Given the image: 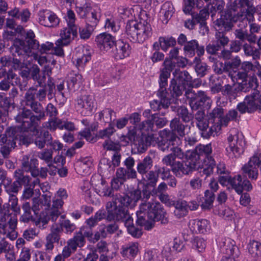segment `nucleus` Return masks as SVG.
<instances>
[{"mask_svg": "<svg viewBox=\"0 0 261 261\" xmlns=\"http://www.w3.org/2000/svg\"><path fill=\"white\" fill-rule=\"evenodd\" d=\"M38 87L32 86L25 92L24 96V105L30 109L23 107L20 110L15 117L17 122H22L24 128L31 126L36 127L41 120L44 119L45 115L41 101H45L47 92L46 86L42 87L38 90Z\"/></svg>", "mask_w": 261, "mask_h": 261, "instance_id": "f257e3e1", "label": "nucleus"}, {"mask_svg": "<svg viewBox=\"0 0 261 261\" xmlns=\"http://www.w3.org/2000/svg\"><path fill=\"white\" fill-rule=\"evenodd\" d=\"M138 252V244L135 243H130L124 246H123L121 253L123 256L129 257L135 256Z\"/></svg>", "mask_w": 261, "mask_h": 261, "instance_id": "13d9d810", "label": "nucleus"}, {"mask_svg": "<svg viewBox=\"0 0 261 261\" xmlns=\"http://www.w3.org/2000/svg\"><path fill=\"white\" fill-rule=\"evenodd\" d=\"M228 8L236 15L241 14L247 15V19L254 20V13L255 12L253 6V0H234L229 6Z\"/></svg>", "mask_w": 261, "mask_h": 261, "instance_id": "0eeeda50", "label": "nucleus"}, {"mask_svg": "<svg viewBox=\"0 0 261 261\" xmlns=\"http://www.w3.org/2000/svg\"><path fill=\"white\" fill-rule=\"evenodd\" d=\"M155 170L158 176L163 180H169L168 182V186L174 188L177 185V180L175 176L171 173V171L169 168L166 166L156 167Z\"/></svg>", "mask_w": 261, "mask_h": 261, "instance_id": "393cba45", "label": "nucleus"}, {"mask_svg": "<svg viewBox=\"0 0 261 261\" xmlns=\"http://www.w3.org/2000/svg\"><path fill=\"white\" fill-rule=\"evenodd\" d=\"M137 216L138 225L144 226L147 230L154 226L155 221H160L164 225L169 222L168 214L159 202L145 201L140 204Z\"/></svg>", "mask_w": 261, "mask_h": 261, "instance_id": "20e7f679", "label": "nucleus"}, {"mask_svg": "<svg viewBox=\"0 0 261 261\" xmlns=\"http://www.w3.org/2000/svg\"><path fill=\"white\" fill-rule=\"evenodd\" d=\"M237 21L236 13H233L229 8L222 15L220 18L214 22L216 31L228 32L233 27V23Z\"/></svg>", "mask_w": 261, "mask_h": 261, "instance_id": "1a4fd4ad", "label": "nucleus"}, {"mask_svg": "<svg viewBox=\"0 0 261 261\" xmlns=\"http://www.w3.org/2000/svg\"><path fill=\"white\" fill-rule=\"evenodd\" d=\"M116 53L114 54L115 59H123L129 56L130 47L127 43L119 40L116 42L115 45Z\"/></svg>", "mask_w": 261, "mask_h": 261, "instance_id": "7c9ffc66", "label": "nucleus"}, {"mask_svg": "<svg viewBox=\"0 0 261 261\" xmlns=\"http://www.w3.org/2000/svg\"><path fill=\"white\" fill-rule=\"evenodd\" d=\"M176 112L178 118H181L184 122H189L193 118V115L189 112L188 109L185 106L178 107Z\"/></svg>", "mask_w": 261, "mask_h": 261, "instance_id": "69168bd1", "label": "nucleus"}, {"mask_svg": "<svg viewBox=\"0 0 261 261\" xmlns=\"http://www.w3.org/2000/svg\"><path fill=\"white\" fill-rule=\"evenodd\" d=\"M94 100L90 95H81L75 100V106L77 111L83 116H88L92 113Z\"/></svg>", "mask_w": 261, "mask_h": 261, "instance_id": "9b49d317", "label": "nucleus"}, {"mask_svg": "<svg viewBox=\"0 0 261 261\" xmlns=\"http://www.w3.org/2000/svg\"><path fill=\"white\" fill-rule=\"evenodd\" d=\"M4 186L5 191L9 195L17 194L21 189L19 184L17 183L15 180L12 182V180L10 178H8L6 181H4Z\"/></svg>", "mask_w": 261, "mask_h": 261, "instance_id": "bf43d9fd", "label": "nucleus"}, {"mask_svg": "<svg viewBox=\"0 0 261 261\" xmlns=\"http://www.w3.org/2000/svg\"><path fill=\"white\" fill-rule=\"evenodd\" d=\"M161 137L173 147H179L178 146L181 143L180 137L171 130H163L161 133Z\"/></svg>", "mask_w": 261, "mask_h": 261, "instance_id": "f704fd0d", "label": "nucleus"}, {"mask_svg": "<svg viewBox=\"0 0 261 261\" xmlns=\"http://www.w3.org/2000/svg\"><path fill=\"white\" fill-rule=\"evenodd\" d=\"M63 232L62 227L58 224L53 225L51 228L50 232L45 238V247L46 251H51L54 247V243H58L60 240L61 234Z\"/></svg>", "mask_w": 261, "mask_h": 261, "instance_id": "f3484780", "label": "nucleus"}, {"mask_svg": "<svg viewBox=\"0 0 261 261\" xmlns=\"http://www.w3.org/2000/svg\"><path fill=\"white\" fill-rule=\"evenodd\" d=\"M76 56V64L79 66H83L91 59V54L87 47L79 48Z\"/></svg>", "mask_w": 261, "mask_h": 261, "instance_id": "49530a36", "label": "nucleus"}, {"mask_svg": "<svg viewBox=\"0 0 261 261\" xmlns=\"http://www.w3.org/2000/svg\"><path fill=\"white\" fill-rule=\"evenodd\" d=\"M153 160L149 155L145 156L137 163V172L143 175L150 171L153 167Z\"/></svg>", "mask_w": 261, "mask_h": 261, "instance_id": "4c0bfd02", "label": "nucleus"}, {"mask_svg": "<svg viewBox=\"0 0 261 261\" xmlns=\"http://www.w3.org/2000/svg\"><path fill=\"white\" fill-rule=\"evenodd\" d=\"M170 127L172 132H174L175 134L177 133L179 137H181L185 136L187 128L190 129L189 125L182 124L177 118H175L171 121Z\"/></svg>", "mask_w": 261, "mask_h": 261, "instance_id": "c9c22d12", "label": "nucleus"}, {"mask_svg": "<svg viewBox=\"0 0 261 261\" xmlns=\"http://www.w3.org/2000/svg\"><path fill=\"white\" fill-rule=\"evenodd\" d=\"M160 100H154L150 102L151 108L154 111H159L162 108L167 109L170 106L171 99L169 96L164 95L163 96L158 95Z\"/></svg>", "mask_w": 261, "mask_h": 261, "instance_id": "a19ab883", "label": "nucleus"}, {"mask_svg": "<svg viewBox=\"0 0 261 261\" xmlns=\"http://www.w3.org/2000/svg\"><path fill=\"white\" fill-rule=\"evenodd\" d=\"M197 94V99L195 103V105H196L195 107L197 108L198 106L205 105L210 108L212 101L211 98L207 95L206 93L202 91H198Z\"/></svg>", "mask_w": 261, "mask_h": 261, "instance_id": "e2e57ef3", "label": "nucleus"}, {"mask_svg": "<svg viewBox=\"0 0 261 261\" xmlns=\"http://www.w3.org/2000/svg\"><path fill=\"white\" fill-rule=\"evenodd\" d=\"M175 210L174 212L175 215L178 218L186 216L188 212L187 202L185 200H178L175 203Z\"/></svg>", "mask_w": 261, "mask_h": 261, "instance_id": "603ef678", "label": "nucleus"}, {"mask_svg": "<svg viewBox=\"0 0 261 261\" xmlns=\"http://www.w3.org/2000/svg\"><path fill=\"white\" fill-rule=\"evenodd\" d=\"M229 146L226 148L227 155L229 158H238L244 152L245 146L242 134L237 133L230 134L227 138Z\"/></svg>", "mask_w": 261, "mask_h": 261, "instance_id": "423d86ee", "label": "nucleus"}, {"mask_svg": "<svg viewBox=\"0 0 261 261\" xmlns=\"http://www.w3.org/2000/svg\"><path fill=\"white\" fill-rule=\"evenodd\" d=\"M212 153V148L211 143L206 145L199 144L196 146L194 151L190 152V160L195 163L196 167L198 161L201 160V157H203L204 162L208 161V158L213 157L211 155Z\"/></svg>", "mask_w": 261, "mask_h": 261, "instance_id": "f8f14e48", "label": "nucleus"}, {"mask_svg": "<svg viewBox=\"0 0 261 261\" xmlns=\"http://www.w3.org/2000/svg\"><path fill=\"white\" fill-rule=\"evenodd\" d=\"M122 171V170H121ZM132 179L128 178V177L122 172L117 170L116 172V176L111 180V189H112V191L114 190H118L120 187L123 185L127 179Z\"/></svg>", "mask_w": 261, "mask_h": 261, "instance_id": "58836bf2", "label": "nucleus"}, {"mask_svg": "<svg viewBox=\"0 0 261 261\" xmlns=\"http://www.w3.org/2000/svg\"><path fill=\"white\" fill-rule=\"evenodd\" d=\"M256 78L251 77H248L245 81L238 82L237 85L240 89V92H247L251 90L254 87H256Z\"/></svg>", "mask_w": 261, "mask_h": 261, "instance_id": "3c124183", "label": "nucleus"}, {"mask_svg": "<svg viewBox=\"0 0 261 261\" xmlns=\"http://www.w3.org/2000/svg\"><path fill=\"white\" fill-rule=\"evenodd\" d=\"M67 242L70 244V247L76 250L77 247H82L86 243L84 236L81 231L76 233L72 238L69 239Z\"/></svg>", "mask_w": 261, "mask_h": 261, "instance_id": "4d7b16f0", "label": "nucleus"}, {"mask_svg": "<svg viewBox=\"0 0 261 261\" xmlns=\"http://www.w3.org/2000/svg\"><path fill=\"white\" fill-rule=\"evenodd\" d=\"M141 197L139 190H134L123 195H115L113 200L106 205L108 213L107 221H124L128 214L127 208L134 207Z\"/></svg>", "mask_w": 261, "mask_h": 261, "instance_id": "7ed1b4c3", "label": "nucleus"}, {"mask_svg": "<svg viewBox=\"0 0 261 261\" xmlns=\"http://www.w3.org/2000/svg\"><path fill=\"white\" fill-rule=\"evenodd\" d=\"M138 22L132 20L128 21L126 25L125 32L127 38L132 42H137Z\"/></svg>", "mask_w": 261, "mask_h": 261, "instance_id": "37998d69", "label": "nucleus"}, {"mask_svg": "<svg viewBox=\"0 0 261 261\" xmlns=\"http://www.w3.org/2000/svg\"><path fill=\"white\" fill-rule=\"evenodd\" d=\"M248 250L253 257L260 256L261 255V244L255 241H250L248 245Z\"/></svg>", "mask_w": 261, "mask_h": 261, "instance_id": "774afa93", "label": "nucleus"}, {"mask_svg": "<svg viewBox=\"0 0 261 261\" xmlns=\"http://www.w3.org/2000/svg\"><path fill=\"white\" fill-rule=\"evenodd\" d=\"M14 83L15 85L19 83V77L12 71L9 70L7 73L6 77L0 82V90L8 91L11 87L13 86Z\"/></svg>", "mask_w": 261, "mask_h": 261, "instance_id": "c85d7f7f", "label": "nucleus"}, {"mask_svg": "<svg viewBox=\"0 0 261 261\" xmlns=\"http://www.w3.org/2000/svg\"><path fill=\"white\" fill-rule=\"evenodd\" d=\"M227 32L222 31H216L215 35V42L220 48L221 47L224 48L227 46L229 41V38L227 36Z\"/></svg>", "mask_w": 261, "mask_h": 261, "instance_id": "864d4df0", "label": "nucleus"}, {"mask_svg": "<svg viewBox=\"0 0 261 261\" xmlns=\"http://www.w3.org/2000/svg\"><path fill=\"white\" fill-rule=\"evenodd\" d=\"M35 35L32 31H29L25 36V40L27 46L29 47V51L31 53V49L38 50L40 45L38 40L35 39Z\"/></svg>", "mask_w": 261, "mask_h": 261, "instance_id": "6e6d98bb", "label": "nucleus"}, {"mask_svg": "<svg viewBox=\"0 0 261 261\" xmlns=\"http://www.w3.org/2000/svg\"><path fill=\"white\" fill-rule=\"evenodd\" d=\"M172 80L186 87H190L191 85L192 76L186 70L181 71L176 69L173 72Z\"/></svg>", "mask_w": 261, "mask_h": 261, "instance_id": "c756f323", "label": "nucleus"}, {"mask_svg": "<svg viewBox=\"0 0 261 261\" xmlns=\"http://www.w3.org/2000/svg\"><path fill=\"white\" fill-rule=\"evenodd\" d=\"M215 199V195L214 191L206 190L204 193V195L201 199L200 206L203 210H210L213 207V203Z\"/></svg>", "mask_w": 261, "mask_h": 261, "instance_id": "e433bc0d", "label": "nucleus"}, {"mask_svg": "<svg viewBox=\"0 0 261 261\" xmlns=\"http://www.w3.org/2000/svg\"><path fill=\"white\" fill-rule=\"evenodd\" d=\"M229 184L239 194L242 193L243 190L249 191L252 189L250 181L247 179L243 180L241 175L233 177L230 176Z\"/></svg>", "mask_w": 261, "mask_h": 261, "instance_id": "aec40b11", "label": "nucleus"}, {"mask_svg": "<svg viewBox=\"0 0 261 261\" xmlns=\"http://www.w3.org/2000/svg\"><path fill=\"white\" fill-rule=\"evenodd\" d=\"M17 220L15 214L10 213L9 207L6 204L2 206L0 204V228L7 229L8 225L9 228L13 231L17 226Z\"/></svg>", "mask_w": 261, "mask_h": 261, "instance_id": "9d476101", "label": "nucleus"}, {"mask_svg": "<svg viewBox=\"0 0 261 261\" xmlns=\"http://www.w3.org/2000/svg\"><path fill=\"white\" fill-rule=\"evenodd\" d=\"M99 171L102 174L103 176H109L115 171V168L112 165L111 160L107 158L102 159L99 163Z\"/></svg>", "mask_w": 261, "mask_h": 261, "instance_id": "c03bdc74", "label": "nucleus"}, {"mask_svg": "<svg viewBox=\"0 0 261 261\" xmlns=\"http://www.w3.org/2000/svg\"><path fill=\"white\" fill-rule=\"evenodd\" d=\"M95 41L100 50L106 51L110 50L116 43L115 37L106 33L97 35Z\"/></svg>", "mask_w": 261, "mask_h": 261, "instance_id": "dca6fc26", "label": "nucleus"}, {"mask_svg": "<svg viewBox=\"0 0 261 261\" xmlns=\"http://www.w3.org/2000/svg\"><path fill=\"white\" fill-rule=\"evenodd\" d=\"M39 132L34 133L35 135L34 142L39 148L42 149L44 147L46 143L48 145V143H49L50 141L53 140V138L51 134L48 131L44 132L43 135H41V134L39 135Z\"/></svg>", "mask_w": 261, "mask_h": 261, "instance_id": "a18cd8bd", "label": "nucleus"}, {"mask_svg": "<svg viewBox=\"0 0 261 261\" xmlns=\"http://www.w3.org/2000/svg\"><path fill=\"white\" fill-rule=\"evenodd\" d=\"M187 89V87L178 84L174 80L171 79L169 86L171 96L174 97H178L181 96Z\"/></svg>", "mask_w": 261, "mask_h": 261, "instance_id": "8fccbe9b", "label": "nucleus"}, {"mask_svg": "<svg viewBox=\"0 0 261 261\" xmlns=\"http://www.w3.org/2000/svg\"><path fill=\"white\" fill-rule=\"evenodd\" d=\"M189 226L193 232L196 233H205L210 229V223L206 219L192 220Z\"/></svg>", "mask_w": 261, "mask_h": 261, "instance_id": "a878e982", "label": "nucleus"}, {"mask_svg": "<svg viewBox=\"0 0 261 261\" xmlns=\"http://www.w3.org/2000/svg\"><path fill=\"white\" fill-rule=\"evenodd\" d=\"M92 182L94 185L95 192L99 196L113 198L115 196L108 183L102 177L100 178L99 180H98L97 183H94V178L93 179Z\"/></svg>", "mask_w": 261, "mask_h": 261, "instance_id": "b1692460", "label": "nucleus"}, {"mask_svg": "<svg viewBox=\"0 0 261 261\" xmlns=\"http://www.w3.org/2000/svg\"><path fill=\"white\" fill-rule=\"evenodd\" d=\"M160 47L164 51H167L170 47L175 45L176 41L172 37H161L159 38Z\"/></svg>", "mask_w": 261, "mask_h": 261, "instance_id": "338daca9", "label": "nucleus"}, {"mask_svg": "<svg viewBox=\"0 0 261 261\" xmlns=\"http://www.w3.org/2000/svg\"><path fill=\"white\" fill-rule=\"evenodd\" d=\"M123 163L126 168L119 167L117 170L121 172H122V171L121 170H123V173L126 175L128 178H136L137 177V172L134 168L135 164L134 159L132 156H128L124 160Z\"/></svg>", "mask_w": 261, "mask_h": 261, "instance_id": "2f4dec72", "label": "nucleus"}, {"mask_svg": "<svg viewBox=\"0 0 261 261\" xmlns=\"http://www.w3.org/2000/svg\"><path fill=\"white\" fill-rule=\"evenodd\" d=\"M15 121L17 123H19L20 125L7 128L0 140V152L5 159L9 158L10 152L15 147L17 142L20 145L27 146L33 142L31 137L27 135L26 133L29 132L33 133H39L37 128L39 123L36 127L31 126L29 128L25 129L23 125V123L17 122L16 120Z\"/></svg>", "mask_w": 261, "mask_h": 261, "instance_id": "f03ea898", "label": "nucleus"}, {"mask_svg": "<svg viewBox=\"0 0 261 261\" xmlns=\"http://www.w3.org/2000/svg\"><path fill=\"white\" fill-rule=\"evenodd\" d=\"M209 9L204 8L200 10L198 14L194 13L192 12L190 14L193 19L195 20L197 23H199L201 25V29L203 30V33H208L209 29L206 24L205 20L208 17L210 13Z\"/></svg>", "mask_w": 261, "mask_h": 261, "instance_id": "473e14b6", "label": "nucleus"}, {"mask_svg": "<svg viewBox=\"0 0 261 261\" xmlns=\"http://www.w3.org/2000/svg\"><path fill=\"white\" fill-rule=\"evenodd\" d=\"M153 128V122L150 119H147L142 122L138 126V129L141 133V136L146 137L147 140L153 139V135L152 134Z\"/></svg>", "mask_w": 261, "mask_h": 261, "instance_id": "72a5a7b5", "label": "nucleus"}, {"mask_svg": "<svg viewBox=\"0 0 261 261\" xmlns=\"http://www.w3.org/2000/svg\"><path fill=\"white\" fill-rule=\"evenodd\" d=\"M14 177L20 187H27L29 185L31 178L29 175H24L22 169H16L14 173Z\"/></svg>", "mask_w": 261, "mask_h": 261, "instance_id": "09e8293b", "label": "nucleus"}, {"mask_svg": "<svg viewBox=\"0 0 261 261\" xmlns=\"http://www.w3.org/2000/svg\"><path fill=\"white\" fill-rule=\"evenodd\" d=\"M38 16V22L46 27H56L60 22V19L56 14L49 10L40 11Z\"/></svg>", "mask_w": 261, "mask_h": 261, "instance_id": "ddd939ff", "label": "nucleus"}, {"mask_svg": "<svg viewBox=\"0 0 261 261\" xmlns=\"http://www.w3.org/2000/svg\"><path fill=\"white\" fill-rule=\"evenodd\" d=\"M222 248L227 256H224L221 261H236V258L240 255L239 248L235 245L234 242L230 239L225 240Z\"/></svg>", "mask_w": 261, "mask_h": 261, "instance_id": "2eb2a0df", "label": "nucleus"}, {"mask_svg": "<svg viewBox=\"0 0 261 261\" xmlns=\"http://www.w3.org/2000/svg\"><path fill=\"white\" fill-rule=\"evenodd\" d=\"M225 112V109L222 107L217 106L207 113L210 124H213L215 127H217L219 132L221 130L222 127L224 126L222 121L224 119Z\"/></svg>", "mask_w": 261, "mask_h": 261, "instance_id": "4468645a", "label": "nucleus"}, {"mask_svg": "<svg viewBox=\"0 0 261 261\" xmlns=\"http://www.w3.org/2000/svg\"><path fill=\"white\" fill-rule=\"evenodd\" d=\"M237 109L242 114L246 112L252 113L256 109L255 103L253 97H246L244 101L239 103Z\"/></svg>", "mask_w": 261, "mask_h": 261, "instance_id": "ea45409f", "label": "nucleus"}, {"mask_svg": "<svg viewBox=\"0 0 261 261\" xmlns=\"http://www.w3.org/2000/svg\"><path fill=\"white\" fill-rule=\"evenodd\" d=\"M22 209L23 213L20 218V220L24 223L29 222L33 220V217L31 214L32 206L29 202H24L22 205Z\"/></svg>", "mask_w": 261, "mask_h": 261, "instance_id": "680f3d73", "label": "nucleus"}, {"mask_svg": "<svg viewBox=\"0 0 261 261\" xmlns=\"http://www.w3.org/2000/svg\"><path fill=\"white\" fill-rule=\"evenodd\" d=\"M38 161L35 158H31L29 160L28 155H24L21 161V166L22 168L26 172H30L33 177H37L38 173V168H37Z\"/></svg>", "mask_w": 261, "mask_h": 261, "instance_id": "cd10ccee", "label": "nucleus"}, {"mask_svg": "<svg viewBox=\"0 0 261 261\" xmlns=\"http://www.w3.org/2000/svg\"><path fill=\"white\" fill-rule=\"evenodd\" d=\"M196 126L200 132L201 136L204 139H208L211 136H214L219 131L218 128L213 124H210V121L207 119H204L199 121H196Z\"/></svg>", "mask_w": 261, "mask_h": 261, "instance_id": "a211bd4d", "label": "nucleus"}, {"mask_svg": "<svg viewBox=\"0 0 261 261\" xmlns=\"http://www.w3.org/2000/svg\"><path fill=\"white\" fill-rule=\"evenodd\" d=\"M71 35H72V38L77 36V26H68L64 28L61 31V38L58 39L56 45H67L71 41Z\"/></svg>", "mask_w": 261, "mask_h": 261, "instance_id": "4be33fe9", "label": "nucleus"}, {"mask_svg": "<svg viewBox=\"0 0 261 261\" xmlns=\"http://www.w3.org/2000/svg\"><path fill=\"white\" fill-rule=\"evenodd\" d=\"M51 197L47 194L43 195L41 198L32 199V210L37 216L41 211L48 210L50 206Z\"/></svg>", "mask_w": 261, "mask_h": 261, "instance_id": "6ab92c4d", "label": "nucleus"}, {"mask_svg": "<svg viewBox=\"0 0 261 261\" xmlns=\"http://www.w3.org/2000/svg\"><path fill=\"white\" fill-rule=\"evenodd\" d=\"M245 56L252 57L253 60H257L260 58V53L258 49L255 48L250 43H245L242 45Z\"/></svg>", "mask_w": 261, "mask_h": 261, "instance_id": "5fc2aeb1", "label": "nucleus"}, {"mask_svg": "<svg viewBox=\"0 0 261 261\" xmlns=\"http://www.w3.org/2000/svg\"><path fill=\"white\" fill-rule=\"evenodd\" d=\"M11 52L14 57H21L23 61L26 56H29V47L27 46L24 40L17 39L13 45L10 48Z\"/></svg>", "mask_w": 261, "mask_h": 261, "instance_id": "5701e85b", "label": "nucleus"}, {"mask_svg": "<svg viewBox=\"0 0 261 261\" xmlns=\"http://www.w3.org/2000/svg\"><path fill=\"white\" fill-rule=\"evenodd\" d=\"M38 158L43 160L47 164L48 167H51V164L53 163H57V157H56L54 161L53 160V151L51 149H45L42 151L38 152Z\"/></svg>", "mask_w": 261, "mask_h": 261, "instance_id": "0e129e2a", "label": "nucleus"}, {"mask_svg": "<svg viewBox=\"0 0 261 261\" xmlns=\"http://www.w3.org/2000/svg\"><path fill=\"white\" fill-rule=\"evenodd\" d=\"M137 42L143 43L152 34V29L149 23L145 21L138 22Z\"/></svg>", "mask_w": 261, "mask_h": 261, "instance_id": "bb28decb", "label": "nucleus"}, {"mask_svg": "<svg viewBox=\"0 0 261 261\" xmlns=\"http://www.w3.org/2000/svg\"><path fill=\"white\" fill-rule=\"evenodd\" d=\"M239 92H240V89L237 84H233L232 85L226 84L222 87V95L227 97L230 100L236 99Z\"/></svg>", "mask_w": 261, "mask_h": 261, "instance_id": "de8ad7c7", "label": "nucleus"}, {"mask_svg": "<svg viewBox=\"0 0 261 261\" xmlns=\"http://www.w3.org/2000/svg\"><path fill=\"white\" fill-rule=\"evenodd\" d=\"M176 63L169 60L165 59L163 63V68L161 69L159 76L160 88L157 92V95H167L169 94L166 90L168 79L170 77L171 71L174 69Z\"/></svg>", "mask_w": 261, "mask_h": 261, "instance_id": "6e6552de", "label": "nucleus"}, {"mask_svg": "<svg viewBox=\"0 0 261 261\" xmlns=\"http://www.w3.org/2000/svg\"><path fill=\"white\" fill-rule=\"evenodd\" d=\"M161 13L164 14L162 21L167 23L174 13V8L172 4L169 2H166L162 7Z\"/></svg>", "mask_w": 261, "mask_h": 261, "instance_id": "052dcab7", "label": "nucleus"}, {"mask_svg": "<svg viewBox=\"0 0 261 261\" xmlns=\"http://www.w3.org/2000/svg\"><path fill=\"white\" fill-rule=\"evenodd\" d=\"M184 51L186 56L192 57L197 54L198 57L203 56L205 52L204 46L199 45L197 40L193 39L189 41L184 46Z\"/></svg>", "mask_w": 261, "mask_h": 261, "instance_id": "412c9836", "label": "nucleus"}, {"mask_svg": "<svg viewBox=\"0 0 261 261\" xmlns=\"http://www.w3.org/2000/svg\"><path fill=\"white\" fill-rule=\"evenodd\" d=\"M142 180L146 187L155 188L159 180L156 170H150L142 175Z\"/></svg>", "mask_w": 261, "mask_h": 261, "instance_id": "79ce46f5", "label": "nucleus"}, {"mask_svg": "<svg viewBox=\"0 0 261 261\" xmlns=\"http://www.w3.org/2000/svg\"><path fill=\"white\" fill-rule=\"evenodd\" d=\"M172 149V153L165 155L162 159V162L163 165L170 167L171 171L175 176L188 175L196 168L189 156L185 162L176 160V158L182 160L185 158V153L181 148H173Z\"/></svg>", "mask_w": 261, "mask_h": 261, "instance_id": "39448f33", "label": "nucleus"}]
</instances>
